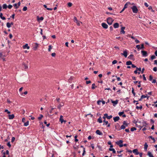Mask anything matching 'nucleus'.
I'll return each instance as SVG.
<instances>
[{"instance_id":"47","label":"nucleus","mask_w":157,"mask_h":157,"mask_svg":"<svg viewBox=\"0 0 157 157\" xmlns=\"http://www.w3.org/2000/svg\"><path fill=\"white\" fill-rule=\"evenodd\" d=\"M5 112L7 113L8 114H10V111H9L7 109L5 110Z\"/></svg>"},{"instance_id":"41","label":"nucleus","mask_w":157,"mask_h":157,"mask_svg":"<svg viewBox=\"0 0 157 157\" xmlns=\"http://www.w3.org/2000/svg\"><path fill=\"white\" fill-rule=\"evenodd\" d=\"M132 92L133 94L134 95V96H135V95L136 94L134 92V89L133 88H132Z\"/></svg>"},{"instance_id":"23","label":"nucleus","mask_w":157,"mask_h":157,"mask_svg":"<svg viewBox=\"0 0 157 157\" xmlns=\"http://www.w3.org/2000/svg\"><path fill=\"white\" fill-rule=\"evenodd\" d=\"M146 98V96H145L144 95H142V96H141V98H140V99H139V100L140 101H141L142 99L143 98Z\"/></svg>"},{"instance_id":"46","label":"nucleus","mask_w":157,"mask_h":157,"mask_svg":"<svg viewBox=\"0 0 157 157\" xmlns=\"http://www.w3.org/2000/svg\"><path fill=\"white\" fill-rule=\"evenodd\" d=\"M95 83H93L92 84V86L91 87V88L92 89H94L95 88L94 86H95Z\"/></svg>"},{"instance_id":"33","label":"nucleus","mask_w":157,"mask_h":157,"mask_svg":"<svg viewBox=\"0 0 157 157\" xmlns=\"http://www.w3.org/2000/svg\"><path fill=\"white\" fill-rule=\"evenodd\" d=\"M98 122L99 123H101L102 122V121L101 118V117H100L98 120Z\"/></svg>"},{"instance_id":"44","label":"nucleus","mask_w":157,"mask_h":157,"mask_svg":"<svg viewBox=\"0 0 157 157\" xmlns=\"http://www.w3.org/2000/svg\"><path fill=\"white\" fill-rule=\"evenodd\" d=\"M27 9V8L26 6H25L23 9V10L24 11H26Z\"/></svg>"},{"instance_id":"48","label":"nucleus","mask_w":157,"mask_h":157,"mask_svg":"<svg viewBox=\"0 0 157 157\" xmlns=\"http://www.w3.org/2000/svg\"><path fill=\"white\" fill-rule=\"evenodd\" d=\"M117 60H114L112 62V63H113V64H115V63H117Z\"/></svg>"},{"instance_id":"35","label":"nucleus","mask_w":157,"mask_h":157,"mask_svg":"<svg viewBox=\"0 0 157 157\" xmlns=\"http://www.w3.org/2000/svg\"><path fill=\"white\" fill-rule=\"evenodd\" d=\"M44 19V18L43 17H38L37 18V20H41V21H42Z\"/></svg>"},{"instance_id":"63","label":"nucleus","mask_w":157,"mask_h":157,"mask_svg":"<svg viewBox=\"0 0 157 157\" xmlns=\"http://www.w3.org/2000/svg\"><path fill=\"white\" fill-rule=\"evenodd\" d=\"M91 82L90 81H86V83L87 84H88L89 83H91Z\"/></svg>"},{"instance_id":"61","label":"nucleus","mask_w":157,"mask_h":157,"mask_svg":"<svg viewBox=\"0 0 157 157\" xmlns=\"http://www.w3.org/2000/svg\"><path fill=\"white\" fill-rule=\"evenodd\" d=\"M56 54L55 53H52V54L51 55L53 57H55L56 56Z\"/></svg>"},{"instance_id":"31","label":"nucleus","mask_w":157,"mask_h":157,"mask_svg":"<svg viewBox=\"0 0 157 157\" xmlns=\"http://www.w3.org/2000/svg\"><path fill=\"white\" fill-rule=\"evenodd\" d=\"M136 108L137 109H141L142 108V105H140V106H137L136 107Z\"/></svg>"},{"instance_id":"60","label":"nucleus","mask_w":157,"mask_h":157,"mask_svg":"<svg viewBox=\"0 0 157 157\" xmlns=\"http://www.w3.org/2000/svg\"><path fill=\"white\" fill-rule=\"evenodd\" d=\"M157 67H154L153 69V70L154 71H157Z\"/></svg>"},{"instance_id":"3","label":"nucleus","mask_w":157,"mask_h":157,"mask_svg":"<svg viewBox=\"0 0 157 157\" xmlns=\"http://www.w3.org/2000/svg\"><path fill=\"white\" fill-rule=\"evenodd\" d=\"M74 21L76 23L77 25L78 26H80V23L82 24V23L81 22L79 21L77 19V18L75 17H74Z\"/></svg>"},{"instance_id":"20","label":"nucleus","mask_w":157,"mask_h":157,"mask_svg":"<svg viewBox=\"0 0 157 157\" xmlns=\"http://www.w3.org/2000/svg\"><path fill=\"white\" fill-rule=\"evenodd\" d=\"M140 123V122H136V126L140 128L141 129L142 128V126H141L140 125H139V124Z\"/></svg>"},{"instance_id":"54","label":"nucleus","mask_w":157,"mask_h":157,"mask_svg":"<svg viewBox=\"0 0 157 157\" xmlns=\"http://www.w3.org/2000/svg\"><path fill=\"white\" fill-rule=\"evenodd\" d=\"M23 65L24 66L25 68V69H27L28 68V66L27 65H26L25 64H24Z\"/></svg>"},{"instance_id":"37","label":"nucleus","mask_w":157,"mask_h":157,"mask_svg":"<svg viewBox=\"0 0 157 157\" xmlns=\"http://www.w3.org/2000/svg\"><path fill=\"white\" fill-rule=\"evenodd\" d=\"M136 129L135 127H132L131 128V131L132 132H133L134 130H136Z\"/></svg>"},{"instance_id":"34","label":"nucleus","mask_w":157,"mask_h":157,"mask_svg":"<svg viewBox=\"0 0 157 157\" xmlns=\"http://www.w3.org/2000/svg\"><path fill=\"white\" fill-rule=\"evenodd\" d=\"M125 125H124V124L122 125L121 126V129H124L125 128Z\"/></svg>"},{"instance_id":"26","label":"nucleus","mask_w":157,"mask_h":157,"mask_svg":"<svg viewBox=\"0 0 157 157\" xmlns=\"http://www.w3.org/2000/svg\"><path fill=\"white\" fill-rule=\"evenodd\" d=\"M147 155L149 156V157H154L151 153L149 151L148 152Z\"/></svg>"},{"instance_id":"5","label":"nucleus","mask_w":157,"mask_h":157,"mask_svg":"<svg viewBox=\"0 0 157 157\" xmlns=\"http://www.w3.org/2000/svg\"><path fill=\"white\" fill-rule=\"evenodd\" d=\"M121 55H123L125 57H126L127 56V52L126 50H125V51H123V53H121Z\"/></svg>"},{"instance_id":"15","label":"nucleus","mask_w":157,"mask_h":157,"mask_svg":"<svg viewBox=\"0 0 157 157\" xmlns=\"http://www.w3.org/2000/svg\"><path fill=\"white\" fill-rule=\"evenodd\" d=\"M23 48L24 49L27 48V49H29V47L28 46V45L27 44H26L23 46Z\"/></svg>"},{"instance_id":"56","label":"nucleus","mask_w":157,"mask_h":157,"mask_svg":"<svg viewBox=\"0 0 157 157\" xmlns=\"http://www.w3.org/2000/svg\"><path fill=\"white\" fill-rule=\"evenodd\" d=\"M152 78H153L152 76L151 75H150L149 79V80L150 81L152 80Z\"/></svg>"},{"instance_id":"39","label":"nucleus","mask_w":157,"mask_h":157,"mask_svg":"<svg viewBox=\"0 0 157 157\" xmlns=\"http://www.w3.org/2000/svg\"><path fill=\"white\" fill-rule=\"evenodd\" d=\"M67 5H68V6L69 7H70L72 5V4L71 2H69L68 3Z\"/></svg>"},{"instance_id":"53","label":"nucleus","mask_w":157,"mask_h":157,"mask_svg":"<svg viewBox=\"0 0 157 157\" xmlns=\"http://www.w3.org/2000/svg\"><path fill=\"white\" fill-rule=\"evenodd\" d=\"M140 45H137L136 46V48H137L138 50H139L140 48Z\"/></svg>"},{"instance_id":"52","label":"nucleus","mask_w":157,"mask_h":157,"mask_svg":"<svg viewBox=\"0 0 157 157\" xmlns=\"http://www.w3.org/2000/svg\"><path fill=\"white\" fill-rule=\"evenodd\" d=\"M136 67V70L137 71H141V68L140 67L138 68L137 67Z\"/></svg>"},{"instance_id":"18","label":"nucleus","mask_w":157,"mask_h":157,"mask_svg":"<svg viewBox=\"0 0 157 157\" xmlns=\"http://www.w3.org/2000/svg\"><path fill=\"white\" fill-rule=\"evenodd\" d=\"M128 58L131 60H134L133 58V55L132 54H131L129 55V56H128Z\"/></svg>"},{"instance_id":"1","label":"nucleus","mask_w":157,"mask_h":157,"mask_svg":"<svg viewBox=\"0 0 157 157\" xmlns=\"http://www.w3.org/2000/svg\"><path fill=\"white\" fill-rule=\"evenodd\" d=\"M131 9L133 13H138V10L136 6H132L131 7Z\"/></svg>"},{"instance_id":"8","label":"nucleus","mask_w":157,"mask_h":157,"mask_svg":"<svg viewBox=\"0 0 157 157\" xmlns=\"http://www.w3.org/2000/svg\"><path fill=\"white\" fill-rule=\"evenodd\" d=\"M63 117L62 115H61L60 116L59 121H60L61 123H62L63 122H64L65 123L66 122V121L63 120Z\"/></svg>"},{"instance_id":"59","label":"nucleus","mask_w":157,"mask_h":157,"mask_svg":"<svg viewBox=\"0 0 157 157\" xmlns=\"http://www.w3.org/2000/svg\"><path fill=\"white\" fill-rule=\"evenodd\" d=\"M12 7V6L11 5H9L8 6V7L9 9H11Z\"/></svg>"},{"instance_id":"21","label":"nucleus","mask_w":157,"mask_h":157,"mask_svg":"<svg viewBox=\"0 0 157 157\" xmlns=\"http://www.w3.org/2000/svg\"><path fill=\"white\" fill-rule=\"evenodd\" d=\"M109 150L110 151H112L113 153L115 154L116 153V151L114 148H109Z\"/></svg>"},{"instance_id":"38","label":"nucleus","mask_w":157,"mask_h":157,"mask_svg":"<svg viewBox=\"0 0 157 157\" xmlns=\"http://www.w3.org/2000/svg\"><path fill=\"white\" fill-rule=\"evenodd\" d=\"M156 57L155 55H152L151 56V59L153 60L155 59Z\"/></svg>"},{"instance_id":"42","label":"nucleus","mask_w":157,"mask_h":157,"mask_svg":"<svg viewBox=\"0 0 157 157\" xmlns=\"http://www.w3.org/2000/svg\"><path fill=\"white\" fill-rule=\"evenodd\" d=\"M124 113V112H119L118 114L120 116H121Z\"/></svg>"},{"instance_id":"4","label":"nucleus","mask_w":157,"mask_h":157,"mask_svg":"<svg viewBox=\"0 0 157 157\" xmlns=\"http://www.w3.org/2000/svg\"><path fill=\"white\" fill-rule=\"evenodd\" d=\"M141 52L144 56L146 57L147 56V52L146 51H142Z\"/></svg>"},{"instance_id":"62","label":"nucleus","mask_w":157,"mask_h":157,"mask_svg":"<svg viewBox=\"0 0 157 157\" xmlns=\"http://www.w3.org/2000/svg\"><path fill=\"white\" fill-rule=\"evenodd\" d=\"M101 102V101L99 100L97 101V103L98 104V105H100V104Z\"/></svg>"},{"instance_id":"25","label":"nucleus","mask_w":157,"mask_h":157,"mask_svg":"<svg viewBox=\"0 0 157 157\" xmlns=\"http://www.w3.org/2000/svg\"><path fill=\"white\" fill-rule=\"evenodd\" d=\"M132 64V62L130 61H128L126 63V64L127 65H131Z\"/></svg>"},{"instance_id":"7","label":"nucleus","mask_w":157,"mask_h":157,"mask_svg":"<svg viewBox=\"0 0 157 157\" xmlns=\"http://www.w3.org/2000/svg\"><path fill=\"white\" fill-rule=\"evenodd\" d=\"M101 26L104 29H106L108 27V25L104 23H103L101 24Z\"/></svg>"},{"instance_id":"13","label":"nucleus","mask_w":157,"mask_h":157,"mask_svg":"<svg viewBox=\"0 0 157 157\" xmlns=\"http://www.w3.org/2000/svg\"><path fill=\"white\" fill-rule=\"evenodd\" d=\"M8 116L9 117V118L10 119H12L14 117V115L13 114H12V115H10V114L8 115Z\"/></svg>"},{"instance_id":"49","label":"nucleus","mask_w":157,"mask_h":157,"mask_svg":"<svg viewBox=\"0 0 157 157\" xmlns=\"http://www.w3.org/2000/svg\"><path fill=\"white\" fill-rule=\"evenodd\" d=\"M112 117V115H110L109 116H108L107 117V118L108 119H110Z\"/></svg>"},{"instance_id":"14","label":"nucleus","mask_w":157,"mask_h":157,"mask_svg":"<svg viewBox=\"0 0 157 157\" xmlns=\"http://www.w3.org/2000/svg\"><path fill=\"white\" fill-rule=\"evenodd\" d=\"M114 121L116 122L118 121L120 119V118L119 117H116L113 118Z\"/></svg>"},{"instance_id":"45","label":"nucleus","mask_w":157,"mask_h":157,"mask_svg":"<svg viewBox=\"0 0 157 157\" xmlns=\"http://www.w3.org/2000/svg\"><path fill=\"white\" fill-rule=\"evenodd\" d=\"M15 139V138L14 137H12V140H11V142L12 143H13Z\"/></svg>"},{"instance_id":"50","label":"nucleus","mask_w":157,"mask_h":157,"mask_svg":"<svg viewBox=\"0 0 157 157\" xmlns=\"http://www.w3.org/2000/svg\"><path fill=\"white\" fill-rule=\"evenodd\" d=\"M7 145L9 147H11V145L10 144V142H8L7 144Z\"/></svg>"},{"instance_id":"30","label":"nucleus","mask_w":157,"mask_h":157,"mask_svg":"<svg viewBox=\"0 0 157 157\" xmlns=\"http://www.w3.org/2000/svg\"><path fill=\"white\" fill-rule=\"evenodd\" d=\"M2 7H3V9H6L7 8V6L6 4H5L3 5Z\"/></svg>"},{"instance_id":"24","label":"nucleus","mask_w":157,"mask_h":157,"mask_svg":"<svg viewBox=\"0 0 157 157\" xmlns=\"http://www.w3.org/2000/svg\"><path fill=\"white\" fill-rule=\"evenodd\" d=\"M148 147V145L146 143H145L144 145V149L145 151L147 150V149Z\"/></svg>"},{"instance_id":"27","label":"nucleus","mask_w":157,"mask_h":157,"mask_svg":"<svg viewBox=\"0 0 157 157\" xmlns=\"http://www.w3.org/2000/svg\"><path fill=\"white\" fill-rule=\"evenodd\" d=\"M123 124H124V125H125V126L126 127L128 126V124L127 123L126 121H124L123 122Z\"/></svg>"},{"instance_id":"28","label":"nucleus","mask_w":157,"mask_h":157,"mask_svg":"<svg viewBox=\"0 0 157 157\" xmlns=\"http://www.w3.org/2000/svg\"><path fill=\"white\" fill-rule=\"evenodd\" d=\"M6 26L8 28H10L11 27V24L10 23L7 22L6 23Z\"/></svg>"},{"instance_id":"36","label":"nucleus","mask_w":157,"mask_h":157,"mask_svg":"<svg viewBox=\"0 0 157 157\" xmlns=\"http://www.w3.org/2000/svg\"><path fill=\"white\" fill-rule=\"evenodd\" d=\"M29 121H27L26 122L24 123V125L25 126H26L29 125Z\"/></svg>"},{"instance_id":"10","label":"nucleus","mask_w":157,"mask_h":157,"mask_svg":"<svg viewBox=\"0 0 157 157\" xmlns=\"http://www.w3.org/2000/svg\"><path fill=\"white\" fill-rule=\"evenodd\" d=\"M118 100H116L115 101H113V100L111 101L112 103L113 104V105L114 106H115V105H117L118 102Z\"/></svg>"},{"instance_id":"11","label":"nucleus","mask_w":157,"mask_h":157,"mask_svg":"<svg viewBox=\"0 0 157 157\" xmlns=\"http://www.w3.org/2000/svg\"><path fill=\"white\" fill-rule=\"evenodd\" d=\"M64 105V103L63 102L60 103L59 105L58 106L57 108L58 109H60L61 107L63 106Z\"/></svg>"},{"instance_id":"32","label":"nucleus","mask_w":157,"mask_h":157,"mask_svg":"<svg viewBox=\"0 0 157 157\" xmlns=\"http://www.w3.org/2000/svg\"><path fill=\"white\" fill-rule=\"evenodd\" d=\"M43 117V116L42 114H40V117H39L38 119L39 120H40Z\"/></svg>"},{"instance_id":"57","label":"nucleus","mask_w":157,"mask_h":157,"mask_svg":"<svg viewBox=\"0 0 157 157\" xmlns=\"http://www.w3.org/2000/svg\"><path fill=\"white\" fill-rule=\"evenodd\" d=\"M85 148H83V153H82V156H83L85 153Z\"/></svg>"},{"instance_id":"6","label":"nucleus","mask_w":157,"mask_h":157,"mask_svg":"<svg viewBox=\"0 0 157 157\" xmlns=\"http://www.w3.org/2000/svg\"><path fill=\"white\" fill-rule=\"evenodd\" d=\"M125 29V27L124 26L122 27L121 29V30L120 31V33L121 34H124L125 33V31L124 29Z\"/></svg>"},{"instance_id":"51","label":"nucleus","mask_w":157,"mask_h":157,"mask_svg":"<svg viewBox=\"0 0 157 157\" xmlns=\"http://www.w3.org/2000/svg\"><path fill=\"white\" fill-rule=\"evenodd\" d=\"M13 6L14 7H15L16 9H17L18 8V6H17V3H15L14 4Z\"/></svg>"},{"instance_id":"12","label":"nucleus","mask_w":157,"mask_h":157,"mask_svg":"<svg viewBox=\"0 0 157 157\" xmlns=\"http://www.w3.org/2000/svg\"><path fill=\"white\" fill-rule=\"evenodd\" d=\"M96 133L97 134L99 135H102L103 134L102 133L100 132V131L99 130H97L96 131Z\"/></svg>"},{"instance_id":"43","label":"nucleus","mask_w":157,"mask_h":157,"mask_svg":"<svg viewBox=\"0 0 157 157\" xmlns=\"http://www.w3.org/2000/svg\"><path fill=\"white\" fill-rule=\"evenodd\" d=\"M116 38L118 40H120L121 41H122L123 39V38H121L120 37H117Z\"/></svg>"},{"instance_id":"17","label":"nucleus","mask_w":157,"mask_h":157,"mask_svg":"<svg viewBox=\"0 0 157 157\" xmlns=\"http://www.w3.org/2000/svg\"><path fill=\"white\" fill-rule=\"evenodd\" d=\"M123 141L121 140H120L119 141H117L116 142V144H117V145H119L120 144H121L123 143Z\"/></svg>"},{"instance_id":"9","label":"nucleus","mask_w":157,"mask_h":157,"mask_svg":"<svg viewBox=\"0 0 157 157\" xmlns=\"http://www.w3.org/2000/svg\"><path fill=\"white\" fill-rule=\"evenodd\" d=\"M132 152L134 153H135L136 155H138L139 154V152H138V150L137 149H136L132 151Z\"/></svg>"},{"instance_id":"22","label":"nucleus","mask_w":157,"mask_h":157,"mask_svg":"<svg viewBox=\"0 0 157 157\" xmlns=\"http://www.w3.org/2000/svg\"><path fill=\"white\" fill-rule=\"evenodd\" d=\"M35 46L34 48V49L35 50H36L39 44L37 43H35Z\"/></svg>"},{"instance_id":"40","label":"nucleus","mask_w":157,"mask_h":157,"mask_svg":"<svg viewBox=\"0 0 157 157\" xmlns=\"http://www.w3.org/2000/svg\"><path fill=\"white\" fill-rule=\"evenodd\" d=\"M52 45H49V48H48V51L49 52H50L51 51V49H52Z\"/></svg>"},{"instance_id":"58","label":"nucleus","mask_w":157,"mask_h":157,"mask_svg":"<svg viewBox=\"0 0 157 157\" xmlns=\"http://www.w3.org/2000/svg\"><path fill=\"white\" fill-rule=\"evenodd\" d=\"M143 79L144 80L146 81V77H145V75L144 74L143 75Z\"/></svg>"},{"instance_id":"55","label":"nucleus","mask_w":157,"mask_h":157,"mask_svg":"<svg viewBox=\"0 0 157 157\" xmlns=\"http://www.w3.org/2000/svg\"><path fill=\"white\" fill-rule=\"evenodd\" d=\"M135 42L136 44H138L140 43V41L137 39L135 40Z\"/></svg>"},{"instance_id":"16","label":"nucleus","mask_w":157,"mask_h":157,"mask_svg":"<svg viewBox=\"0 0 157 157\" xmlns=\"http://www.w3.org/2000/svg\"><path fill=\"white\" fill-rule=\"evenodd\" d=\"M119 26V25L118 23H115L113 25V27L115 28H118Z\"/></svg>"},{"instance_id":"64","label":"nucleus","mask_w":157,"mask_h":157,"mask_svg":"<svg viewBox=\"0 0 157 157\" xmlns=\"http://www.w3.org/2000/svg\"><path fill=\"white\" fill-rule=\"evenodd\" d=\"M144 5L146 7H148L149 6L147 4V3L146 2H145L144 3Z\"/></svg>"},{"instance_id":"2","label":"nucleus","mask_w":157,"mask_h":157,"mask_svg":"<svg viewBox=\"0 0 157 157\" xmlns=\"http://www.w3.org/2000/svg\"><path fill=\"white\" fill-rule=\"evenodd\" d=\"M113 20L112 18L109 17L107 19V22L109 25H111L112 24Z\"/></svg>"},{"instance_id":"29","label":"nucleus","mask_w":157,"mask_h":157,"mask_svg":"<svg viewBox=\"0 0 157 157\" xmlns=\"http://www.w3.org/2000/svg\"><path fill=\"white\" fill-rule=\"evenodd\" d=\"M149 138L153 140V142L154 143L155 142V139L152 136H149Z\"/></svg>"},{"instance_id":"19","label":"nucleus","mask_w":157,"mask_h":157,"mask_svg":"<svg viewBox=\"0 0 157 157\" xmlns=\"http://www.w3.org/2000/svg\"><path fill=\"white\" fill-rule=\"evenodd\" d=\"M130 3L129 2H127L124 5V9H125L126 8H127L128 7V4H130Z\"/></svg>"}]
</instances>
